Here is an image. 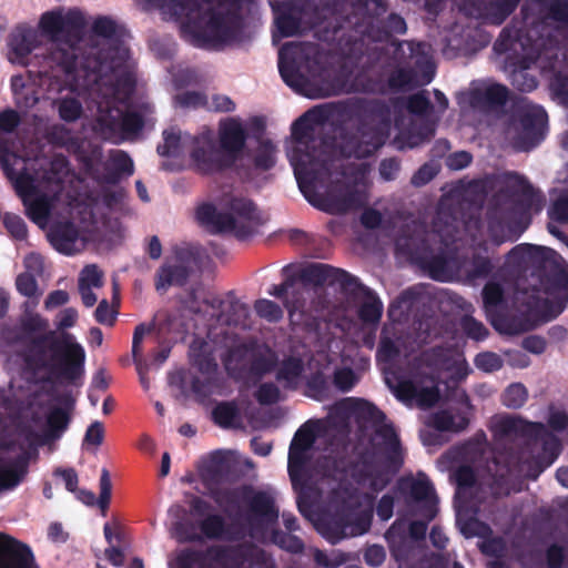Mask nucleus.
<instances>
[{"label":"nucleus","instance_id":"obj_1","mask_svg":"<svg viewBox=\"0 0 568 568\" xmlns=\"http://www.w3.org/2000/svg\"><path fill=\"white\" fill-rule=\"evenodd\" d=\"M40 28L52 42L49 59L64 72L70 91L85 101L87 116L103 139H131L153 124L152 108L144 101L143 87L136 83L125 47L115 48L110 63L80 57L74 41L64 39L62 9L43 13Z\"/></svg>","mask_w":568,"mask_h":568},{"label":"nucleus","instance_id":"obj_2","mask_svg":"<svg viewBox=\"0 0 568 568\" xmlns=\"http://www.w3.org/2000/svg\"><path fill=\"white\" fill-rule=\"evenodd\" d=\"M0 164L12 181L27 216L40 229H47L51 245L60 253L72 255L84 247L85 239L73 226L87 221L92 211L79 199L75 175L65 158L54 156L31 174L19 172L21 160L7 150H0Z\"/></svg>","mask_w":568,"mask_h":568},{"label":"nucleus","instance_id":"obj_3","mask_svg":"<svg viewBox=\"0 0 568 568\" xmlns=\"http://www.w3.org/2000/svg\"><path fill=\"white\" fill-rule=\"evenodd\" d=\"M524 27L506 28L495 42L504 70L513 85L521 91L537 88L536 72H556L551 88L568 104V74L557 72V47L544 33L568 24V0H529L523 8Z\"/></svg>","mask_w":568,"mask_h":568},{"label":"nucleus","instance_id":"obj_4","mask_svg":"<svg viewBox=\"0 0 568 568\" xmlns=\"http://www.w3.org/2000/svg\"><path fill=\"white\" fill-rule=\"evenodd\" d=\"M403 457L397 435L388 424L374 428L372 453L356 473L355 490L339 484L333 488L328 511L334 513L341 536H329L321 520H314L316 529L332 542L347 536L363 535L368 530L372 517V495L382 490L390 476L402 465Z\"/></svg>","mask_w":568,"mask_h":568},{"label":"nucleus","instance_id":"obj_5","mask_svg":"<svg viewBox=\"0 0 568 568\" xmlns=\"http://www.w3.org/2000/svg\"><path fill=\"white\" fill-rule=\"evenodd\" d=\"M175 19L182 36L194 45L219 48L241 39L234 0H145Z\"/></svg>","mask_w":568,"mask_h":568},{"label":"nucleus","instance_id":"obj_6","mask_svg":"<svg viewBox=\"0 0 568 568\" xmlns=\"http://www.w3.org/2000/svg\"><path fill=\"white\" fill-rule=\"evenodd\" d=\"M318 126L317 112L311 111L301 116L293 124L287 155L294 168L300 190L306 200L320 210L329 213H343L362 205L365 195L362 191L356 193L347 191L339 194L331 192L325 196L315 192L316 182L328 172L326 160L322 158L323 152L315 154L314 134L318 131Z\"/></svg>","mask_w":568,"mask_h":568},{"label":"nucleus","instance_id":"obj_7","mask_svg":"<svg viewBox=\"0 0 568 568\" xmlns=\"http://www.w3.org/2000/svg\"><path fill=\"white\" fill-rule=\"evenodd\" d=\"M445 371L453 381H462L469 373L464 356L457 351H436L423 354L404 372H386L385 382L397 399L408 406L427 408L439 399L434 373Z\"/></svg>","mask_w":568,"mask_h":568},{"label":"nucleus","instance_id":"obj_8","mask_svg":"<svg viewBox=\"0 0 568 568\" xmlns=\"http://www.w3.org/2000/svg\"><path fill=\"white\" fill-rule=\"evenodd\" d=\"M78 321L79 311L75 307L59 311L54 317L59 334L51 332L43 341L34 343L27 358L28 365L70 382L77 381L82 374L84 349L65 329L73 328Z\"/></svg>","mask_w":568,"mask_h":568},{"label":"nucleus","instance_id":"obj_9","mask_svg":"<svg viewBox=\"0 0 568 568\" xmlns=\"http://www.w3.org/2000/svg\"><path fill=\"white\" fill-rule=\"evenodd\" d=\"M163 143L158 152L165 158L163 165L171 170L191 169L200 173H213L224 166L221 153L215 145L213 131L206 130L191 136L171 129L163 133Z\"/></svg>","mask_w":568,"mask_h":568},{"label":"nucleus","instance_id":"obj_10","mask_svg":"<svg viewBox=\"0 0 568 568\" xmlns=\"http://www.w3.org/2000/svg\"><path fill=\"white\" fill-rule=\"evenodd\" d=\"M216 503L226 511L231 505L241 507L246 500H250L251 513L247 519L248 531L252 538L258 541L272 540L275 545L292 552H298L303 548L302 541L290 534L268 530L277 518V511L274 509L270 497L257 494L250 497L247 489H236L232 491L219 493L215 497Z\"/></svg>","mask_w":568,"mask_h":568},{"label":"nucleus","instance_id":"obj_11","mask_svg":"<svg viewBox=\"0 0 568 568\" xmlns=\"http://www.w3.org/2000/svg\"><path fill=\"white\" fill-rule=\"evenodd\" d=\"M196 220L212 232L232 230L244 239L258 221L253 203L232 194L223 196L216 205L204 203L196 209Z\"/></svg>","mask_w":568,"mask_h":568},{"label":"nucleus","instance_id":"obj_12","mask_svg":"<svg viewBox=\"0 0 568 568\" xmlns=\"http://www.w3.org/2000/svg\"><path fill=\"white\" fill-rule=\"evenodd\" d=\"M426 523L397 520L386 532L390 551L399 568H444L437 557L420 559V539L425 536Z\"/></svg>","mask_w":568,"mask_h":568},{"label":"nucleus","instance_id":"obj_13","mask_svg":"<svg viewBox=\"0 0 568 568\" xmlns=\"http://www.w3.org/2000/svg\"><path fill=\"white\" fill-rule=\"evenodd\" d=\"M457 483L456 490V511L457 525L466 538L479 537L483 540L478 544L483 552L495 555L501 549V542L498 539L489 540L490 528L484 523L471 516L473 503L469 500L475 475L473 470L463 466L455 473Z\"/></svg>","mask_w":568,"mask_h":568},{"label":"nucleus","instance_id":"obj_14","mask_svg":"<svg viewBox=\"0 0 568 568\" xmlns=\"http://www.w3.org/2000/svg\"><path fill=\"white\" fill-rule=\"evenodd\" d=\"M320 62L315 44H285L278 54L280 73L287 85L296 92L307 94L306 87Z\"/></svg>","mask_w":568,"mask_h":568},{"label":"nucleus","instance_id":"obj_15","mask_svg":"<svg viewBox=\"0 0 568 568\" xmlns=\"http://www.w3.org/2000/svg\"><path fill=\"white\" fill-rule=\"evenodd\" d=\"M539 287L524 293L525 301L545 321L558 316L568 303V274L547 275L538 278Z\"/></svg>","mask_w":568,"mask_h":568},{"label":"nucleus","instance_id":"obj_16","mask_svg":"<svg viewBox=\"0 0 568 568\" xmlns=\"http://www.w3.org/2000/svg\"><path fill=\"white\" fill-rule=\"evenodd\" d=\"M547 126V114L541 106L523 104L519 119L506 130V139L519 151H528L544 138Z\"/></svg>","mask_w":568,"mask_h":568},{"label":"nucleus","instance_id":"obj_17","mask_svg":"<svg viewBox=\"0 0 568 568\" xmlns=\"http://www.w3.org/2000/svg\"><path fill=\"white\" fill-rule=\"evenodd\" d=\"M316 423L304 424L295 434L288 452V473L293 484H295L302 475V469L307 457V452L315 442Z\"/></svg>","mask_w":568,"mask_h":568},{"label":"nucleus","instance_id":"obj_18","mask_svg":"<svg viewBox=\"0 0 568 568\" xmlns=\"http://www.w3.org/2000/svg\"><path fill=\"white\" fill-rule=\"evenodd\" d=\"M191 260L192 255L187 250H175L156 273V290L166 291L172 285L182 284L187 276Z\"/></svg>","mask_w":568,"mask_h":568},{"label":"nucleus","instance_id":"obj_19","mask_svg":"<svg viewBox=\"0 0 568 568\" xmlns=\"http://www.w3.org/2000/svg\"><path fill=\"white\" fill-rule=\"evenodd\" d=\"M400 486L404 490H408L412 499L419 505L420 515L425 519L432 520L437 511V498L428 478L419 474L415 478L403 479Z\"/></svg>","mask_w":568,"mask_h":568},{"label":"nucleus","instance_id":"obj_20","mask_svg":"<svg viewBox=\"0 0 568 568\" xmlns=\"http://www.w3.org/2000/svg\"><path fill=\"white\" fill-rule=\"evenodd\" d=\"M28 471V462L23 454L8 449L0 455V495L18 487Z\"/></svg>","mask_w":568,"mask_h":568},{"label":"nucleus","instance_id":"obj_21","mask_svg":"<svg viewBox=\"0 0 568 568\" xmlns=\"http://www.w3.org/2000/svg\"><path fill=\"white\" fill-rule=\"evenodd\" d=\"M0 568H38V566L27 545L0 532Z\"/></svg>","mask_w":568,"mask_h":568},{"label":"nucleus","instance_id":"obj_22","mask_svg":"<svg viewBox=\"0 0 568 568\" xmlns=\"http://www.w3.org/2000/svg\"><path fill=\"white\" fill-rule=\"evenodd\" d=\"M41 34L32 28L17 30L9 42L8 60L12 64L27 65L30 54L40 45Z\"/></svg>","mask_w":568,"mask_h":568},{"label":"nucleus","instance_id":"obj_23","mask_svg":"<svg viewBox=\"0 0 568 568\" xmlns=\"http://www.w3.org/2000/svg\"><path fill=\"white\" fill-rule=\"evenodd\" d=\"M246 136V126L240 119L231 118L220 123L219 139L226 153L233 156L240 153L245 145Z\"/></svg>","mask_w":568,"mask_h":568},{"label":"nucleus","instance_id":"obj_24","mask_svg":"<svg viewBox=\"0 0 568 568\" xmlns=\"http://www.w3.org/2000/svg\"><path fill=\"white\" fill-rule=\"evenodd\" d=\"M210 315L216 318V323L221 325H240L244 324L248 310L247 306L241 302L232 298L219 300L214 298L209 306Z\"/></svg>","mask_w":568,"mask_h":568},{"label":"nucleus","instance_id":"obj_25","mask_svg":"<svg viewBox=\"0 0 568 568\" xmlns=\"http://www.w3.org/2000/svg\"><path fill=\"white\" fill-rule=\"evenodd\" d=\"M224 559L225 568H274L273 560L254 546L231 552Z\"/></svg>","mask_w":568,"mask_h":568},{"label":"nucleus","instance_id":"obj_26","mask_svg":"<svg viewBox=\"0 0 568 568\" xmlns=\"http://www.w3.org/2000/svg\"><path fill=\"white\" fill-rule=\"evenodd\" d=\"M103 273L94 264L87 265L79 274L78 290L84 306L92 307L97 301V291L103 286Z\"/></svg>","mask_w":568,"mask_h":568},{"label":"nucleus","instance_id":"obj_27","mask_svg":"<svg viewBox=\"0 0 568 568\" xmlns=\"http://www.w3.org/2000/svg\"><path fill=\"white\" fill-rule=\"evenodd\" d=\"M400 49L404 51V47H406L412 54L422 53L424 55V63L427 69V72L419 79L417 75L412 77L406 71H399L397 75H394L390 80V84L395 88H403L405 85H408L410 83L417 84V85H424L432 81L433 78V68L429 60V47L423 43H403L399 45Z\"/></svg>","mask_w":568,"mask_h":568},{"label":"nucleus","instance_id":"obj_28","mask_svg":"<svg viewBox=\"0 0 568 568\" xmlns=\"http://www.w3.org/2000/svg\"><path fill=\"white\" fill-rule=\"evenodd\" d=\"M470 406L467 398L462 403L456 413L442 410L436 413L430 420V425L439 430H460L468 424Z\"/></svg>","mask_w":568,"mask_h":568},{"label":"nucleus","instance_id":"obj_29","mask_svg":"<svg viewBox=\"0 0 568 568\" xmlns=\"http://www.w3.org/2000/svg\"><path fill=\"white\" fill-rule=\"evenodd\" d=\"M191 357L194 363L199 366L200 371L204 374V381L195 379L192 384L193 392L199 396H206L212 392L213 375L216 369V364L210 356L201 358L196 353L195 344L191 347Z\"/></svg>","mask_w":568,"mask_h":568},{"label":"nucleus","instance_id":"obj_30","mask_svg":"<svg viewBox=\"0 0 568 568\" xmlns=\"http://www.w3.org/2000/svg\"><path fill=\"white\" fill-rule=\"evenodd\" d=\"M519 0H485L478 16L493 24H500L516 8Z\"/></svg>","mask_w":568,"mask_h":568},{"label":"nucleus","instance_id":"obj_31","mask_svg":"<svg viewBox=\"0 0 568 568\" xmlns=\"http://www.w3.org/2000/svg\"><path fill=\"white\" fill-rule=\"evenodd\" d=\"M474 100L487 104H501L507 98V89L504 85L485 82L474 88Z\"/></svg>","mask_w":568,"mask_h":568},{"label":"nucleus","instance_id":"obj_32","mask_svg":"<svg viewBox=\"0 0 568 568\" xmlns=\"http://www.w3.org/2000/svg\"><path fill=\"white\" fill-rule=\"evenodd\" d=\"M62 18L64 32L71 36L68 40L74 41L75 45L79 47V34L87 24L84 13L77 8L62 9Z\"/></svg>","mask_w":568,"mask_h":568},{"label":"nucleus","instance_id":"obj_33","mask_svg":"<svg viewBox=\"0 0 568 568\" xmlns=\"http://www.w3.org/2000/svg\"><path fill=\"white\" fill-rule=\"evenodd\" d=\"M303 365L300 359L292 358L284 362L278 372L277 379L285 384L287 387H297L304 381Z\"/></svg>","mask_w":568,"mask_h":568},{"label":"nucleus","instance_id":"obj_34","mask_svg":"<svg viewBox=\"0 0 568 568\" xmlns=\"http://www.w3.org/2000/svg\"><path fill=\"white\" fill-rule=\"evenodd\" d=\"M362 138L363 142L354 150L349 151L348 156L355 155L356 158H364L372 154L385 143L387 134L382 131H376L373 133H364Z\"/></svg>","mask_w":568,"mask_h":568},{"label":"nucleus","instance_id":"obj_35","mask_svg":"<svg viewBox=\"0 0 568 568\" xmlns=\"http://www.w3.org/2000/svg\"><path fill=\"white\" fill-rule=\"evenodd\" d=\"M11 89L18 105L29 108L36 104L38 98L34 95L33 89L27 84L23 77H12Z\"/></svg>","mask_w":568,"mask_h":568},{"label":"nucleus","instance_id":"obj_36","mask_svg":"<svg viewBox=\"0 0 568 568\" xmlns=\"http://www.w3.org/2000/svg\"><path fill=\"white\" fill-rule=\"evenodd\" d=\"M382 310V303L375 295L372 293L363 295L358 312L363 322L368 324L377 323L381 318Z\"/></svg>","mask_w":568,"mask_h":568},{"label":"nucleus","instance_id":"obj_37","mask_svg":"<svg viewBox=\"0 0 568 568\" xmlns=\"http://www.w3.org/2000/svg\"><path fill=\"white\" fill-rule=\"evenodd\" d=\"M237 408L232 403H220L212 412L213 419L222 427L232 426L237 419Z\"/></svg>","mask_w":568,"mask_h":568},{"label":"nucleus","instance_id":"obj_38","mask_svg":"<svg viewBox=\"0 0 568 568\" xmlns=\"http://www.w3.org/2000/svg\"><path fill=\"white\" fill-rule=\"evenodd\" d=\"M150 332H151V327L150 326H148L145 324H140L139 326H136V328L134 331L133 341H132V355H133V359H134V362H135V364L138 366V371H139L140 376H141V382H142L144 387H148V381H145L144 376L142 375L141 365H140V358H141L143 338Z\"/></svg>","mask_w":568,"mask_h":568},{"label":"nucleus","instance_id":"obj_39","mask_svg":"<svg viewBox=\"0 0 568 568\" xmlns=\"http://www.w3.org/2000/svg\"><path fill=\"white\" fill-rule=\"evenodd\" d=\"M528 398V392L524 385L516 383L511 384L504 393L503 400L507 407L518 408L521 407Z\"/></svg>","mask_w":568,"mask_h":568},{"label":"nucleus","instance_id":"obj_40","mask_svg":"<svg viewBox=\"0 0 568 568\" xmlns=\"http://www.w3.org/2000/svg\"><path fill=\"white\" fill-rule=\"evenodd\" d=\"M3 224L10 235L17 241H24L28 236L27 224L19 215L7 213L3 216Z\"/></svg>","mask_w":568,"mask_h":568},{"label":"nucleus","instance_id":"obj_41","mask_svg":"<svg viewBox=\"0 0 568 568\" xmlns=\"http://www.w3.org/2000/svg\"><path fill=\"white\" fill-rule=\"evenodd\" d=\"M61 119L64 121H75L83 114L80 101L75 98H63L58 104Z\"/></svg>","mask_w":568,"mask_h":568},{"label":"nucleus","instance_id":"obj_42","mask_svg":"<svg viewBox=\"0 0 568 568\" xmlns=\"http://www.w3.org/2000/svg\"><path fill=\"white\" fill-rule=\"evenodd\" d=\"M341 405L347 409L352 410L353 413L357 415H368L373 419H379L382 416V413L377 410L372 404L356 399V398H347L344 402L341 403Z\"/></svg>","mask_w":568,"mask_h":568},{"label":"nucleus","instance_id":"obj_43","mask_svg":"<svg viewBox=\"0 0 568 568\" xmlns=\"http://www.w3.org/2000/svg\"><path fill=\"white\" fill-rule=\"evenodd\" d=\"M254 308L256 313L268 322H276L283 316L282 308L270 300H258Z\"/></svg>","mask_w":568,"mask_h":568},{"label":"nucleus","instance_id":"obj_44","mask_svg":"<svg viewBox=\"0 0 568 568\" xmlns=\"http://www.w3.org/2000/svg\"><path fill=\"white\" fill-rule=\"evenodd\" d=\"M69 422L68 412L64 408H53L48 416V426L52 436L63 432Z\"/></svg>","mask_w":568,"mask_h":568},{"label":"nucleus","instance_id":"obj_45","mask_svg":"<svg viewBox=\"0 0 568 568\" xmlns=\"http://www.w3.org/2000/svg\"><path fill=\"white\" fill-rule=\"evenodd\" d=\"M475 365L477 366V368L490 373L501 368L503 359L499 355L495 353L485 352L476 356Z\"/></svg>","mask_w":568,"mask_h":568},{"label":"nucleus","instance_id":"obj_46","mask_svg":"<svg viewBox=\"0 0 568 568\" xmlns=\"http://www.w3.org/2000/svg\"><path fill=\"white\" fill-rule=\"evenodd\" d=\"M110 166L118 173V174H126L130 175L133 173V162L122 151H114L110 155Z\"/></svg>","mask_w":568,"mask_h":568},{"label":"nucleus","instance_id":"obj_47","mask_svg":"<svg viewBox=\"0 0 568 568\" xmlns=\"http://www.w3.org/2000/svg\"><path fill=\"white\" fill-rule=\"evenodd\" d=\"M104 436V429L101 423L94 422L87 429L83 446L87 449H97L101 445Z\"/></svg>","mask_w":568,"mask_h":568},{"label":"nucleus","instance_id":"obj_48","mask_svg":"<svg viewBox=\"0 0 568 568\" xmlns=\"http://www.w3.org/2000/svg\"><path fill=\"white\" fill-rule=\"evenodd\" d=\"M314 559L316 564L326 568H337L345 562V557L339 551H332L326 554L322 550H315Z\"/></svg>","mask_w":568,"mask_h":568},{"label":"nucleus","instance_id":"obj_49","mask_svg":"<svg viewBox=\"0 0 568 568\" xmlns=\"http://www.w3.org/2000/svg\"><path fill=\"white\" fill-rule=\"evenodd\" d=\"M275 24L281 37H290L298 31L297 21L291 16L284 13H276Z\"/></svg>","mask_w":568,"mask_h":568},{"label":"nucleus","instance_id":"obj_50","mask_svg":"<svg viewBox=\"0 0 568 568\" xmlns=\"http://www.w3.org/2000/svg\"><path fill=\"white\" fill-rule=\"evenodd\" d=\"M17 290L24 296L33 297L38 295V284L33 274L23 273L17 277Z\"/></svg>","mask_w":568,"mask_h":568},{"label":"nucleus","instance_id":"obj_51","mask_svg":"<svg viewBox=\"0 0 568 568\" xmlns=\"http://www.w3.org/2000/svg\"><path fill=\"white\" fill-rule=\"evenodd\" d=\"M70 302V294L64 290H55L50 292L44 302L43 306L47 311H52L58 307L64 306Z\"/></svg>","mask_w":568,"mask_h":568},{"label":"nucleus","instance_id":"obj_52","mask_svg":"<svg viewBox=\"0 0 568 568\" xmlns=\"http://www.w3.org/2000/svg\"><path fill=\"white\" fill-rule=\"evenodd\" d=\"M549 215L552 220L559 222L568 221V193L561 194L554 202Z\"/></svg>","mask_w":568,"mask_h":568},{"label":"nucleus","instance_id":"obj_53","mask_svg":"<svg viewBox=\"0 0 568 568\" xmlns=\"http://www.w3.org/2000/svg\"><path fill=\"white\" fill-rule=\"evenodd\" d=\"M484 303L487 312H490L491 308L496 307L503 296L501 288L498 284L488 283L484 288Z\"/></svg>","mask_w":568,"mask_h":568},{"label":"nucleus","instance_id":"obj_54","mask_svg":"<svg viewBox=\"0 0 568 568\" xmlns=\"http://www.w3.org/2000/svg\"><path fill=\"white\" fill-rule=\"evenodd\" d=\"M334 273L335 270L326 264H314L306 270V275L316 283H325Z\"/></svg>","mask_w":568,"mask_h":568},{"label":"nucleus","instance_id":"obj_55","mask_svg":"<svg viewBox=\"0 0 568 568\" xmlns=\"http://www.w3.org/2000/svg\"><path fill=\"white\" fill-rule=\"evenodd\" d=\"M171 568H199V556L192 551H181L176 558L170 561Z\"/></svg>","mask_w":568,"mask_h":568},{"label":"nucleus","instance_id":"obj_56","mask_svg":"<svg viewBox=\"0 0 568 568\" xmlns=\"http://www.w3.org/2000/svg\"><path fill=\"white\" fill-rule=\"evenodd\" d=\"M176 102L182 106L200 108L207 103V98L199 92H184L175 98Z\"/></svg>","mask_w":568,"mask_h":568},{"label":"nucleus","instance_id":"obj_57","mask_svg":"<svg viewBox=\"0 0 568 568\" xmlns=\"http://www.w3.org/2000/svg\"><path fill=\"white\" fill-rule=\"evenodd\" d=\"M462 325L465 333L474 339H483L487 334L485 326L473 317H465Z\"/></svg>","mask_w":568,"mask_h":568},{"label":"nucleus","instance_id":"obj_58","mask_svg":"<svg viewBox=\"0 0 568 568\" xmlns=\"http://www.w3.org/2000/svg\"><path fill=\"white\" fill-rule=\"evenodd\" d=\"M275 162V148L271 142H263L261 144L260 153L256 156V165L263 169H268Z\"/></svg>","mask_w":568,"mask_h":568},{"label":"nucleus","instance_id":"obj_59","mask_svg":"<svg viewBox=\"0 0 568 568\" xmlns=\"http://www.w3.org/2000/svg\"><path fill=\"white\" fill-rule=\"evenodd\" d=\"M335 385L346 392L349 390L357 382V377L354 372L349 368L338 369L335 373Z\"/></svg>","mask_w":568,"mask_h":568},{"label":"nucleus","instance_id":"obj_60","mask_svg":"<svg viewBox=\"0 0 568 568\" xmlns=\"http://www.w3.org/2000/svg\"><path fill=\"white\" fill-rule=\"evenodd\" d=\"M93 31L109 41L115 32V23L109 18H99L94 21Z\"/></svg>","mask_w":568,"mask_h":568},{"label":"nucleus","instance_id":"obj_61","mask_svg":"<svg viewBox=\"0 0 568 568\" xmlns=\"http://www.w3.org/2000/svg\"><path fill=\"white\" fill-rule=\"evenodd\" d=\"M205 108L209 110L220 111V112H229L234 109V103L226 95H212L207 99V103Z\"/></svg>","mask_w":568,"mask_h":568},{"label":"nucleus","instance_id":"obj_62","mask_svg":"<svg viewBox=\"0 0 568 568\" xmlns=\"http://www.w3.org/2000/svg\"><path fill=\"white\" fill-rule=\"evenodd\" d=\"M430 273L433 278L442 282L453 281L458 276L452 271L450 262H445L443 266L438 263L432 264Z\"/></svg>","mask_w":568,"mask_h":568},{"label":"nucleus","instance_id":"obj_63","mask_svg":"<svg viewBox=\"0 0 568 568\" xmlns=\"http://www.w3.org/2000/svg\"><path fill=\"white\" fill-rule=\"evenodd\" d=\"M364 558L367 565L378 567L384 562L386 552L382 546L373 545L366 549Z\"/></svg>","mask_w":568,"mask_h":568},{"label":"nucleus","instance_id":"obj_64","mask_svg":"<svg viewBox=\"0 0 568 568\" xmlns=\"http://www.w3.org/2000/svg\"><path fill=\"white\" fill-rule=\"evenodd\" d=\"M202 530L207 537H219L223 534V521L219 516H210L202 524Z\"/></svg>","mask_w":568,"mask_h":568}]
</instances>
